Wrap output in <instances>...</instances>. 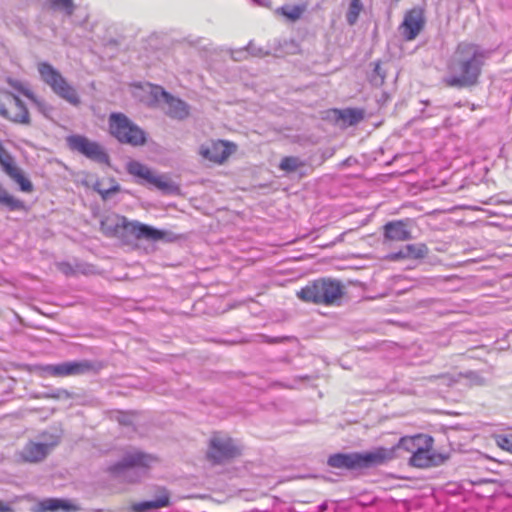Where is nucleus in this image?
<instances>
[{"label":"nucleus","instance_id":"1","mask_svg":"<svg viewBox=\"0 0 512 512\" xmlns=\"http://www.w3.org/2000/svg\"><path fill=\"white\" fill-rule=\"evenodd\" d=\"M487 56V52L476 44L459 43L448 61L447 74L443 77V83L453 88L476 85Z\"/></svg>","mask_w":512,"mask_h":512},{"label":"nucleus","instance_id":"2","mask_svg":"<svg viewBox=\"0 0 512 512\" xmlns=\"http://www.w3.org/2000/svg\"><path fill=\"white\" fill-rule=\"evenodd\" d=\"M159 463V458L139 449L126 451L122 458L111 465V474L121 477L129 483H137L149 475L150 470Z\"/></svg>","mask_w":512,"mask_h":512},{"label":"nucleus","instance_id":"3","mask_svg":"<svg viewBox=\"0 0 512 512\" xmlns=\"http://www.w3.org/2000/svg\"><path fill=\"white\" fill-rule=\"evenodd\" d=\"M393 459V450L376 447L366 452L336 453L328 457L332 468L356 470L382 465Z\"/></svg>","mask_w":512,"mask_h":512},{"label":"nucleus","instance_id":"4","mask_svg":"<svg viewBox=\"0 0 512 512\" xmlns=\"http://www.w3.org/2000/svg\"><path fill=\"white\" fill-rule=\"evenodd\" d=\"M303 302L318 305H339L344 295L341 281L331 278H320L308 283L296 293Z\"/></svg>","mask_w":512,"mask_h":512},{"label":"nucleus","instance_id":"5","mask_svg":"<svg viewBox=\"0 0 512 512\" xmlns=\"http://www.w3.org/2000/svg\"><path fill=\"white\" fill-rule=\"evenodd\" d=\"M37 70L41 80L50 87L54 94L73 106H78L81 103L77 90L50 63H38Z\"/></svg>","mask_w":512,"mask_h":512},{"label":"nucleus","instance_id":"6","mask_svg":"<svg viewBox=\"0 0 512 512\" xmlns=\"http://www.w3.org/2000/svg\"><path fill=\"white\" fill-rule=\"evenodd\" d=\"M109 131L120 143L141 146L146 142V133L123 113H111Z\"/></svg>","mask_w":512,"mask_h":512},{"label":"nucleus","instance_id":"7","mask_svg":"<svg viewBox=\"0 0 512 512\" xmlns=\"http://www.w3.org/2000/svg\"><path fill=\"white\" fill-rule=\"evenodd\" d=\"M118 228H123L137 239L157 241L163 239L165 236V232L162 230H158L138 221H128L125 217L118 218L113 228L109 226L107 222H102V230L106 235H115Z\"/></svg>","mask_w":512,"mask_h":512},{"label":"nucleus","instance_id":"8","mask_svg":"<svg viewBox=\"0 0 512 512\" xmlns=\"http://www.w3.org/2000/svg\"><path fill=\"white\" fill-rule=\"evenodd\" d=\"M240 453L239 445L231 437L217 433L210 438L207 458L211 462L220 464L239 456Z\"/></svg>","mask_w":512,"mask_h":512},{"label":"nucleus","instance_id":"9","mask_svg":"<svg viewBox=\"0 0 512 512\" xmlns=\"http://www.w3.org/2000/svg\"><path fill=\"white\" fill-rule=\"evenodd\" d=\"M0 116L18 124H30L29 112L18 96L0 91Z\"/></svg>","mask_w":512,"mask_h":512},{"label":"nucleus","instance_id":"10","mask_svg":"<svg viewBox=\"0 0 512 512\" xmlns=\"http://www.w3.org/2000/svg\"><path fill=\"white\" fill-rule=\"evenodd\" d=\"M67 144L73 151H77L88 159L100 163L108 164L109 155L99 143L91 141L85 136L73 135L67 138Z\"/></svg>","mask_w":512,"mask_h":512},{"label":"nucleus","instance_id":"11","mask_svg":"<svg viewBox=\"0 0 512 512\" xmlns=\"http://www.w3.org/2000/svg\"><path fill=\"white\" fill-rule=\"evenodd\" d=\"M94 369V363L89 360L66 361L59 364H49L43 367L45 373L54 377L82 375Z\"/></svg>","mask_w":512,"mask_h":512},{"label":"nucleus","instance_id":"12","mask_svg":"<svg viewBox=\"0 0 512 512\" xmlns=\"http://www.w3.org/2000/svg\"><path fill=\"white\" fill-rule=\"evenodd\" d=\"M425 25L424 11L420 7H414L404 15L399 31L406 41L414 40Z\"/></svg>","mask_w":512,"mask_h":512},{"label":"nucleus","instance_id":"13","mask_svg":"<svg viewBox=\"0 0 512 512\" xmlns=\"http://www.w3.org/2000/svg\"><path fill=\"white\" fill-rule=\"evenodd\" d=\"M0 166L3 171L15 181L20 190L30 193L33 190V184L26 178L22 170L14 163L13 157L0 145Z\"/></svg>","mask_w":512,"mask_h":512},{"label":"nucleus","instance_id":"14","mask_svg":"<svg viewBox=\"0 0 512 512\" xmlns=\"http://www.w3.org/2000/svg\"><path fill=\"white\" fill-rule=\"evenodd\" d=\"M153 95L157 101L160 98L166 103V114L174 119L182 120L189 115V106L183 100L170 95L161 87H155Z\"/></svg>","mask_w":512,"mask_h":512},{"label":"nucleus","instance_id":"15","mask_svg":"<svg viewBox=\"0 0 512 512\" xmlns=\"http://www.w3.org/2000/svg\"><path fill=\"white\" fill-rule=\"evenodd\" d=\"M236 150V145L233 143L218 140L210 144H203L200 146V155L212 162L222 163Z\"/></svg>","mask_w":512,"mask_h":512},{"label":"nucleus","instance_id":"16","mask_svg":"<svg viewBox=\"0 0 512 512\" xmlns=\"http://www.w3.org/2000/svg\"><path fill=\"white\" fill-rule=\"evenodd\" d=\"M445 456L433 451V447H418L410 456L409 464L416 468H429L439 466L445 461Z\"/></svg>","mask_w":512,"mask_h":512},{"label":"nucleus","instance_id":"17","mask_svg":"<svg viewBox=\"0 0 512 512\" xmlns=\"http://www.w3.org/2000/svg\"><path fill=\"white\" fill-rule=\"evenodd\" d=\"M434 439L427 434H415L412 436H403L399 439L398 443L389 449L393 450V459L396 457L398 450H403L413 455L416 449L422 447H433Z\"/></svg>","mask_w":512,"mask_h":512},{"label":"nucleus","instance_id":"18","mask_svg":"<svg viewBox=\"0 0 512 512\" xmlns=\"http://www.w3.org/2000/svg\"><path fill=\"white\" fill-rule=\"evenodd\" d=\"M57 444L58 437L56 436H51L49 442H29L23 448L21 456L27 462H38L43 460Z\"/></svg>","mask_w":512,"mask_h":512},{"label":"nucleus","instance_id":"19","mask_svg":"<svg viewBox=\"0 0 512 512\" xmlns=\"http://www.w3.org/2000/svg\"><path fill=\"white\" fill-rule=\"evenodd\" d=\"M170 499L171 494L165 487H157L156 497L153 500L134 503L131 509L133 512H147L169 507L171 505Z\"/></svg>","mask_w":512,"mask_h":512},{"label":"nucleus","instance_id":"20","mask_svg":"<svg viewBox=\"0 0 512 512\" xmlns=\"http://www.w3.org/2000/svg\"><path fill=\"white\" fill-rule=\"evenodd\" d=\"M126 169L130 175L144 179L160 189L168 187V183L162 177L155 176L146 165L138 161H130Z\"/></svg>","mask_w":512,"mask_h":512},{"label":"nucleus","instance_id":"21","mask_svg":"<svg viewBox=\"0 0 512 512\" xmlns=\"http://www.w3.org/2000/svg\"><path fill=\"white\" fill-rule=\"evenodd\" d=\"M428 254V247L423 243L407 244L397 252L389 253L385 259L398 261L402 259H422Z\"/></svg>","mask_w":512,"mask_h":512},{"label":"nucleus","instance_id":"22","mask_svg":"<svg viewBox=\"0 0 512 512\" xmlns=\"http://www.w3.org/2000/svg\"><path fill=\"white\" fill-rule=\"evenodd\" d=\"M384 238L390 241H407L412 239L411 232L402 220L390 221L383 227Z\"/></svg>","mask_w":512,"mask_h":512},{"label":"nucleus","instance_id":"23","mask_svg":"<svg viewBox=\"0 0 512 512\" xmlns=\"http://www.w3.org/2000/svg\"><path fill=\"white\" fill-rule=\"evenodd\" d=\"M7 81L11 87H13L15 90H17L18 92L22 93L25 97H27L31 101V103L35 105V107L41 114H43L45 117H49L50 113L53 110L52 106H50L44 100L36 97L21 82L17 80H12L11 78H8Z\"/></svg>","mask_w":512,"mask_h":512},{"label":"nucleus","instance_id":"24","mask_svg":"<svg viewBox=\"0 0 512 512\" xmlns=\"http://www.w3.org/2000/svg\"><path fill=\"white\" fill-rule=\"evenodd\" d=\"M77 507L70 501L59 498H47L40 501L35 512H74Z\"/></svg>","mask_w":512,"mask_h":512},{"label":"nucleus","instance_id":"25","mask_svg":"<svg viewBox=\"0 0 512 512\" xmlns=\"http://www.w3.org/2000/svg\"><path fill=\"white\" fill-rule=\"evenodd\" d=\"M306 10H307V5L304 3L297 4V5L286 4V5L279 7L276 10V12L278 14L284 16L290 22H296L297 20H299L302 17V15L304 14V12Z\"/></svg>","mask_w":512,"mask_h":512},{"label":"nucleus","instance_id":"26","mask_svg":"<svg viewBox=\"0 0 512 512\" xmlns=\"http://www.w3.org/2000/svg\"><path fill=\"white\" fill-rule=\"evenodd\" d=\"M4 206L9 211L21 210L24 208L23 201L10 195L5 188L0 185V207Z\"/></svg>","mask_w":512,"mask_h":512},{"label":"nucleus","instance_id":"27","mask_svg":"<svg viewBox=\"0 0 512 512\" xmlns=\"http://www.w3.org/2000/svg\"><path fill=\"white\" fill-rule=\"evenodd\" d=\"M50 7L54 11L62 12L65 16L70 17L75 10L73 0H50Z\"/></svg>","mask_w":512,"mask_h":512},{"label":"nucleus","instance_id":"28","mask_svg":"<svg viewBox=\"0 0 512 512\" xmlns=\"http://www.w3.org/2000/svg\"><path fill=\"white\" fill-rule=\"evenodd\" d=\"M303 166L304 162L295 156L284 157L279 164V168L287 173L294 172Z\"/></svg>","mask_w":512,"mask_h":512},{"label":"nucleus","instance_id":"29","mask_svg":"<svg viewBox=\"0 0 512 512\" xmlns=\"http://www.w3.org/2000/svg\"><path fill=\"white\" fill-rule=\"evenodd\" d=\"M363 9L361 0H351L348 11L346 13V21L349 25H354Z\"/></svg>","mask_w":512,"mask_h":512},{"label":"nucleus","instance_id":"30","mask_svg":"<svg viewBox=\"0 0 512 512\" xmlns=\"http://www.w3.org/2000/svg\"><path fill=\"white\" fill-rule=\"evenodd\" d=\"M341 118L349 125H354L363 119V113L356 109H346L341 112Z\"/></svg>","mask_w":512,"mask_h":512},{"label":"nucleus","instance_id":"31","mask_svg":"<svg viewBox=\"0 0 512 512\" xmlns=\"http://www.w3.org/2000/svg\"><path fill=\"white\" fill-rule=\"evenodd\" d=\"M369 79L371 84L375 87H380L383 85L385 80V72L382 71L379 63L375 64L374 70L371 73Z\"/></svg>","mask_w":512,"mask_h":512},{"label":"nucleus","instance_id":"32","mask_svg":"<svg viewBox=\"0 0 512 512\" xmlns=\"http://www.w3.org/2000/svg\"><path fill=\"white\" fill-rule=\"evenodd\" d=\"M495 441L501 449L512 453V433L496 435Z\"/></svg>","mask_w":512,"mask_h":512},{"label":"nucleus","instance_id":"33","mask_svg":"<svg viewBox=\"0 0 512 512\" xmlns=\"http://www.w3.org/2000/svg\"><path fill=\"white\" fill-rule=\"evenodd\" d=\"M465 377L472 385L482 386L485 384V379L477 372L469 371L465 374Z\"/></svg>","mask_w":512,"mask_h":512},{"label":"nucleus","instance_id":"34","mask_svg":"<svg viewBox=\"0 0 512 512\" xmlns=\"http://www.w3.org/2000/svg\"><path fill=\"white\" fill-rule=\"evenodd\" d=\"M57 268L59 271H61L66 276L76 275L77 270L75 269V266H72L68 262H60L57 264Z\"/></svg>","mask_w":512,"mask_h":512},{"label":"nucleus","instance_id":"35","mask_svg":"<svg viewBox=\"0 0 512 512\" xmlns=\"http://www.w3.org/2000/svg\"><path fill=\"white\" fill-rule=\"evenodd\" d=\"M96 190L101 195L103 200H107L111 194L118 192L120 190V187L118 184H116L108 189L96 188Z\"/></svg>","mask_w":512,"mask_h":512},{"label":"nucleus","instance_id":"36","mask_svg":"<svg viewBox=\"0 0 512 512\" xmlns=\"http://www.w3.org/2000/svg\"><path fill=\"white\" fill-rule=\"evenodd\" d=\"M75 269L77 270V274L80 273L84 275H89L95 272V267L93 265L86 263L77 264L75 266Z\"/></svg>","mask_w":512,"mask_h":512},{"label":"nucleus","instance_id":"37","mask_svg":"<svg viewBox=\"0 0 512 512\" xmlns=\"http://www.w3.org/2000/svg\"><path fill=\"white\" fill-rule=\"evenodd\" d=\"M245 52L251 54L252 56H257V57H262V56L266 55V52H264L262 48L256 47L251 42L245 48Z\"/></svg>","mask_w":512,"mask_h":512},{"label":"nucleus","instance_id":"38","mask_svg":"<svg viewBox=\"0 0 512 512\" xmlns=\"http://www.w3.org/2000/svg\"><path fill=\"white\" fill-rule=\"evenodd\" d=\"M13 508L3 501H0V512H13Z\"/></svg>","mask_w":512,"mask_h":512},{"label":"nucleus","instance_id":"39","mask_svg":"<svg viewBox=\"0 0 512 512\" xmlns=\"http://www.w3.org/2000/svg\"><path fill=\"white\" fill-rule=\"evenodd\" d=\"M255 5L262 7H269L271 5V0H251Z\"/></svg>","mask_w":512,"mask_h":512},{"label":"nucleus","instance_id":"40","mask_svg":"<svg viewBox=\"0 0 512 512\" xmlns=\"http://www.w3.org/2000/svg\"><path fill=\"white\" fill-rule=\"evenodd\" d=\"M352 160H353V159H352L351 157H349V158L345 159V160L341 163V165H342V166H348V165H350V163H351V161H352Z\"/></svg>","mask_w":512,"mask_h":512},{"label":"nucleus","instance_id":"41","mask_svg":"<svg viewBox=\"0 0 512 512\" xmlns=\"http://www.w3.org/2000/svg\"><path fill=\"white\" fill-rule=\"evenodd\" d=\"M326 508H327V505H326L325 503H323V504H321V505L319 506V510H320V512H322V511L326 510Z\"/></svg>","mask_w":512,"mask_h":512}]
</instances>
